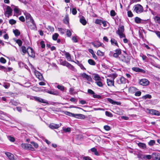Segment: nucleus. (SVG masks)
Instances as JSON below:
<instances>
[{
  "label": "nucleus",
  "mask_w": 160,
  "mask_h": 160,
  "mask_svg": "<svg viewBox=\"0 0 160 160\" xmlns=\"http://www.w3.org/2000/svg\"><path fill=\"white\" fill-rule=\"evenodd\" d=\"M124 27L123 25L120 26L119 28L116 31V33L118 34L120 38H125V35L123 33L124 32Z\"/></svg>",
  "instance_id": "1"
},
{
  "label": "nucleus",
  "mask_w": 160,
  "mask_h": 160,
  "mask_svg": "<svg viewBox=\"0 0 160 160\" xmlns=\"http://www.w3.org/2000/svg\"><path fill=\"white\" fill-rule=\"evenodd\" d=\"M133 11L135 12L138 14H140L144 11L143 7L140 4H137L133 7Z\"/></svg>",
  "instance_id": "2"
},
{
  "label": "nucleus",
  "mask_w": 160,
  "mask_h": 160,
  "mask_svg": "<svg viewBox=\"0 0 160 160\" xmlns=\"http://www.w3.org/2000/svg\"><path fill=\"white\" fill-rule=\"evenodd\" d=\"M21 146L22 148L25 149L29 150L32 151L35 150L34 148L31 144L22 143L21 144Z\"/></svg>",
  "instance_id": "3"
},
{
  "label": "nucleus",
  "mask_w": 160,
  "mask_h": 160,
  "mask_svg": "<svg viewBox=\"0 0 160 160\" xmlns=\"http://www.w3.org/2000/svg\"><path fill=\"white\" fill-rule=\"evenodd\" d=\"M28 27L31 29H34L36 28V24L33 19L26 21Z\"/></svg>",
  "instance_id": "4"
},
{
  "label": "nucleus",
  "mask_w": 160,
  "mask_h": 160,
  "mask_svg": "<svg viewBox=\"0 0 160 160\" xmlns=\"http://www.w3.org/2000/svg\"><path fill=\"white\" fill-rule=\"evenodd\" d=\"M12 10L9 6H7L6 11L4 12V15L6 17L9 18L12 15Z\"/></svg>",
  "instance_id": "5"
},
{
  "label": "nucleus",
  "mask_w": 160,
  "mask_h": 160,
  "mask_svg": "<svg viewBox=\"0 0 160 160\" xmlns=\"http://www.w3.org/2000/svg\"><path fill=\"white\" fill-rule=\"evenodd\" d=\"M28 55L30 57L34 58L35 57V53L33 49L30 47L28 48V51L27 52Z\"/></svg>",
  "instance_id": "6"
},
{
  "label": "nucleus",
  "mask_w": 160,
  "mask_h": 160,
  "mask_svg": "<svg viewBox=\"0 0 160 160\" xmlns=\"http://www.w3.org/2000/svg\"><path fill=\"white\" fill-rule=\"evenodd\" d=\"M149 82L146 79L143 78L139 80V84L143 86H147L149 84Z\"/></svg>",
  "instance_id": "7"
},
{
  "label": "nucleus",
  "mask_w": 160,
  "mask_h": 160,
  "mask_svg": "<svg viewBox=\"0 0 160 160\" xmlns=\"http://www.w3.org/2000/svg\"><path fill=\"white\" fill-rule=\"evenodd\" d=\"M120 59L123 62L127 63L130 62V59L128 56L122 55L119 57Z\"/></svg>",
  "instance_id": "8"
},
{
  "label": "nucleus",
  "mask_w": 160,
  "mask_h": 160,
  "mask_svg": "<svg viewBox=\"0 0 160 160\" xmlns=\"http://www.w3.org/2000/svg\"><path fill=\"white\" fill-rule=\"evenodd\" d=\"M61 125V123H60L59 124H56L53 123H51L50 124L49 127L52 129H56L59 128Z\"/></svg>",
  "instance_id": "9"
},
{
  "label": "nucleus",
  "mask_w": 160,
  "mask_h": 160,
  "mask_svg": "<svg viewBox=\"0 0 160 160\" xmlns=\"http://www.w3.org/2000/svg\"><path fill=\"white\" fill-rule=\"evenodd\" d=\"M34 98L35 101L39 102L45 104L48 103V102L47 101H45L40 97L35 96L34 97Z\"/></svg>",
  "instance_id": "10"
},
{
  "label": "nucleus",
  "mask_w": 160,
  "mask_h": 160,
  "mask_svg": "<svg viewBox=\"0 0 160 160\" xmlns=\"http://www.w3.org/2000/svg\"><path fill=\"white\" fill-rule=\"evenodd\" d=\"M115 51V52L113 54V56L115 58L118 57L119 55H120L121 53V50L120 48L116 49Z\"/></svg>",
  "instance_id": "11"
},
{
  "label": "nucleus",
  "mask_w": 160,
  "mask_h": 160,
  "mask_svg": "<svg viewBox=\"0 0 160 160\" xmlns=\"http://www.w3.org/2000/svg\"><path fill=\"white\" fill-rule=\"evenodd\" d=\"M132 69L133 71L138 72H141L142 73H145L146 71L143 69L140 68L138 67H133L132 68Z\"/></svg>",
  "instance_id": "12"
},
{
  "label": "nucleus",
  "mask_w": 160,
  "mask_h": 160,
  "mask_svg": "<svg viewBox=\"0 0 160 160\" xmlns=\"http://www.w3.org/2000/svg\"><path fill=\"white\" fill-rule=\"evenodd\" d=\"M35 74L36 77L40 80H42L43 79V77L42 75L38 71H35Z\"/></svg>",
  "instance_id": "13"
},
{
  "label": "nucleus",
  "mask_w": 160,
  "mask_h": 160,
  "mask_svg": "<svg viewBox=\"0 0 160 160\" xmlns=\"http://www.w3.org/2000/svg\"><path fill=\"white\" fill-rule=\"evenodd\" d=\"M152 158L154 160H160V154L158 153H153Z\"/></svg>",
  "instance_id": "14"
},
{
  "label": "nucleus",
  "mask_w": 160,
  "mask_h": 160,
  "mask_svg": "<svg viewBox=\"0 0 160 160\" xmlns=\"http://www.w3.org/2000/svg\"><path fill=\"white\" fill-rule=\"evenodd\" d=\"M5 154L10 160H15L14 156L12 154L9 152H5Z\"/></svg>",
  "instance_id": "15"
},
{
  "label": "nucleus",
  "mask_w": 160,
  "mask_h": 160,
  "mask_svg": "<svg viewBox=\"0 0 160 160\" xmlns=\"http://www.w3.org/2000/svg\"><path fill=\"white\" fill-rule=\"evenodd\" d=\"M73 117L78 119H84L85 118V116L82 114H76L73 115Z\"/></svg>",
  "instance_id": "16"
},
{
  "label": "nucleus",
  "mask_w": 160,
  "mask_h": 160,
  "mask_svg": "<svg viewBox=\"0 0 160 160\" xmlns=\"http://www.w3.org/2000/svg\"><path fill=\"white\" fill-rule=\"evenodd\" d=\"M63 22L65 24L69 26V18L68 15L67 14L65 15L64 18L63 19Z\"/></svg>",
  "instance_id": "17"
},
{
  "label": "nucleus",
  "mask_w": 160,
  "mask_h": 160,
  "mask_svg": "<svg viewBox=\"0 0 160 160\" xmlns=\"http://www.w3.org/2000/svg\"><path fill=\"white\" fill-rule=\"evenodd\" d=\"M107 83L108 85L109 86L112 87L114 85V81L113 79H107Z\"/></svg>",
  "instance_id": "18"
},
{
  "label": "nucleus",
  "mask_w": 160,
  "mask_h": 160,
  "mask_svg": "<svg viewBox=\"0 0 160 160\" xmlns=\"http://www.w3.org/2000/svg\"><path fill=\"white\" fill-rule=\"evenodd\" d=\"M47 92L51 94L55 95H59V92L57 91L54 89L52 90L51 91H48Z\"/></svg>",
  "instance_id": "19"
},
{
  "label": "nucleus",
  "mask_w": 160,
  "mask_h": 160,
  "mask_svg": "<svg viewBox=\"0 0 160 160\" xmlns=\"http://www.w3.org/2000/svg\"><path fill=\"white\" fill-rule=\"evenodd\" d=\"M117 82L118 84H124L126 83L125 78L123 77H122L117 80Z\"/></svg>",
  "instance_id": "20"
},
{
  "label": "nucleus",
  "mask_w": 160,
  "mask_h": 160,
  "mask_svg": "<svg viewBox=\"0 0 160 160\" xmlns=\"http://www.w3.org/2000/svg\"><path fill=\"white\" fill-rule=\"evenodd\" d=\"M137 90L138 89L134 87H131L129 88L128 92L131 94H133L135 93Z\"/></svg>",
  "instance_id": "21"
},
{
  "label": "nucleus",
  "mask_w": 160,
  "mask_h": 160,
  "mask_svg": "<svg viewBox=\"0 0 160 160\" xmlns=\"http://www.w3.org/2000/svg\"><path fill=\"white\" fill-rule=\"evenodd\" d=\"M80 22L83 25H85L87 23V21L83 16H82L80 19Z\"/></svg>",
  "instance_id": "22"
},
{
  "label": "nucleus",
  "mask_w": 160,
  "mask_h": 160,
  "mask_svg": "<svg viewBox=\"0 0 160 160\" xmlns=\"http://www.w3.org/2000/svg\"><path fill=\"white\" fill-rule=\"evenodd\" d=\"M138 145L139 148L142 149H145L147 148L146 144L144 143L139 142L138 143Z\"/></svg>",
  "instance_id": "23"
},
{
  "label": "nucleus",
  "mask_w": 160,
  "mask_h": 160,
  "mask_svg": "<svg viewBox=\"0 0 160 160\" xmlns=\"http://www.w3.org/2000/svg\"><path fill=\"white\" fill-rule=\"evenodd\" d=\"M93 79L96 81H101L102 79L100 77L98 74H95L93 76Z\"/></svg>",
  "instance_id": "24"
},
{
  "label": "nucleus",
  "mask_w": 160,
  "mask_h": 160,
  "mask_svg": "<svg viewBox=\"0 0 160 160\" xmlns=\"http://www.w3.org/2000/svg\"><path fill=\"white\" fill-rule=\"evenodd\" d=\"M150 112L152 114L155 115H157V116H159L160 115L159 112L158 111L155 110L151 109L150 110Z\"/></svg>",
  "instance_id": "25"
},
{
  "label": "nucleus",
  "mask_w": 160,
  "mask_h": 160,
  "mask_svg": "<svg viewBox=\"0 0 160 160\" xmlns=\"http://www.w3.org/2000/svg\"><path fill=\"white\" fill-rule=\"evenodd\" d=\"M25 15L26 21H28V20H30L31 19H33L31 15L29 13H26L25 14Z\"/></svg>",
  "instance_id": "26"
},
{
  "label": "nucleus",
  "mask_w": 160,
  "mask_h": 160,
  "mask_svg": "<svg viewBox=\"0 0 160 160\" xmlns=\"http://www.w3.org/2000/svg\"><path fill=\"white\" fill-rule=\"evenodd\" d=\"M69 63V62H67L66 60L62 61V60H61L60 61V64L61 65L63 66H66L67 67H68V65Z\"/></svg>",
  "instance_id": "27"
},
{
  "label": "nucleus",
  "mask_w": 160,
  "mask_h": 160,
  "mask_svg": "<svg viewBox=\"0 0 160 160\" xmlns=\"http://www.w3.org/2000/svg\"><path fill=\"white\" fill-rule=\"evenodd\" d=\"M91 150L92 152H94V154L95 155L97 156L99 155L98 152L96 148H92L91 149Z\"/></svg>",
  "instance_id": "28"
},
{
  "label": "nucleus",
  "mask_w": 160,
  "mask_h": 160,
  "mask_svg": "<svg viewBox=\"0 0 160 160\" xmlns=\"http://www.w3.org/2000/svg\"><path fill=\"white\" fill-rule=\"evenodd\" d=\"M88 62L90 65H91L94 66L96 64L95 62L92 59H89Z\"/></svg>",
  "instance_id": "29"
},
{
  "label": "nucleus",
  "mask_w": 160,
  "mask_h": 160,
  "mask_svg": "<svg viewBox=\"0 0 160 160\" xmlns=\"http://www.w3.org/2000/svg\"><path fill=\"white\" fill-rule=\"evenodd\" d=\"M92 44L94 47L96 48H98L102 45V43L99 42H98L96 44H95L94 42H92Z\"/></svg>",
  "instance_id": "30"
},
{
  "label": "nucleus",
  "mask_w": 160,
  "mask_h": 160,
  "mask_svg": "<svg viewBox=\"0 0 160 160\" xmlns=\"http://www.w3.org/2000/svg\"><path fill=\"white\" fill-rule=\"evenodd\" d=\"M111 43L112 44H114L116 46L119 47L117 41L114 38H112L111 40Z\"/></svg>",
  "instance_id": "31"
},
{
  "label": "nucleus",
  "mask_w": 160,
  "mask_h": 160,
  "mask_svg": "<svg viewBox=\"0 0 160 160\" xmlns=\"http://www.w3.org/2000/svg\"><path fill=\"white\" fill-rule=\"evenodd\" d=\"M154 20L155 22L158 23V24H160V17L158 16H155L154 18Z\"/></svg>",
  "instance_id": "32"
},
{
  "label": "nucleus",
  "mask_w": 160,
  "mask_h": 160,
  "mask_svg": "<svg viewBox=\"0 0 160 160\" xmlns=\"http://www.w3.org/2000/svg\"><path fill=\"white\" fill-rule=\"evenodd\" d=\"M140 56L142 57V59L143 61H148V60L147 57L146 55H144L143 53H140Z\"/></svg>",
  "instance_id": "33"
},
{
  "label": "nucleus",
  "mask_w": 160,
  "mask_h": 160,
  "mask_svg": "<svg viewBox=\"0 0 160 160\" xmlns=\"http://www.w3.org/2000/svg\"><path fill=\"white\" fill-rule=\"evenodd\" d=\"M65 57L67 60L70 61L71 60V57L70 54L69 52H66L65 53Z\"/></svg>",
  "instance_id": "34"
},
{
  "label": "nucleus",
  "mask_w": 160,
  "mask_h": 160,
  "mask_svg": "<svg viewBox=\"0 0 160 160\" xmlns=\"http://www.w3.org/2000/svg\"><path fill=\"white\" fill-rule=\"evenodd\" d=\"M13 32L16 36H18L20 34V32L17 29L13 30Z\"/></svg>",
  "instance_id": "35"
},
{
  "label": "nucleus",
  "mask_w": 160,
  "mask_h": 160,
  "mask_svg": "<svg viewBox=\"0 0 160 160\" xmlns=\"http://www.w3.org/2000/svg\"><path fill=\"white\" fill-rule=\"evenodd\" d=\"M142 98L143 99L145 100L147 98L151 99L152 98V96L150 94H146L142 97Z\"/></svg>",
  "instance_id": "36"
},
{
  "label": "nucleus",
  "mask_w": 160,
  "mask_h": 160,
  "mask_svg": "<svg viewBox=\"0 0 160 160\" xmlns=\"http://www.w3.org/2000/svg\"><path fill=\"white\" fill-rule=\"evenodd\" d=\"M57 88L62 91H64L65 89V87L63 86L60 85H58L57 86Z\"/></svg>",
  "instance_id": "37"
},
{
  "label": "nucleus",
  "mask_w": 160,
  "mask_h": 160,
  "mask_svg": "<svg viewBox=\"0 0 160 160\" xmlns=\"http://www.w3.org/2000/svg\"><path fill=\"white\" fill-rule=\"evenodd\" d=\"M59 35L58 33H55L52 36V38L53 40L56 41L57 40Z\"/></svg>",
  "instance_id": "38"
},
{
  "label": "nucleus",
  "mask_w": 160,
  "mask_h": 160,
  "mask_svg": "<svg viewBox=\"0 0 160 160\" xmlns=\"http://www.w3.org/2000/svg\"><path fill=\"white\" fill-rule=\"evenodd\" d=\"M141 19L138 17H136L135 18V22L137 23H140L141 22Z\"/></svg>",
  "instance_id": "39"
},
{
  "label": "nucleus",
  "mask_w": 160,
  "mask_h": 160,
  "mask_svg": "<svg viewBox=\"0 0 160 160\" xmlns=\"http://www.w3.org/2000/svg\"><path fill=\"white\" fill-rule=\"evenodd\" d=\"M16 43H17L19 46H21L22 44V42L20 39H18L15 41Z\"/></svg>",
  "instance_id": "40"
},
{
  "label": "nucleus",
  "mask_w": 160,
  "mask_h": 160,
  "mask_svg": "<svg viewBox=\"0 0 160 160\" xmlns=\"http://www.w3.org/2000/svg\"><path fill=\"white\" fill-rule=\"evenodd\" d=\"M97 54L98 56H103L104 55V53L102 52L100 50H98L97 52Z\"/></svg>",
  "instance_id": "41"
},
{
  "label": "nucleus",
  "mask_w": 160,
  "mask_h": 160,
  "mask_svg": "<svg viewBox=\"0 0 160 160\" xmlns=\"http://www.w3.org/2000/svg\"><path fill=\"white\" fill-rule=\"evenodd\" d=\"M22 52L24 53H26L27 52L28 48L26 49V47L24 46L22 47Z\"/></svg>",
  "instance_id": "42"
},
{
  "label": "nucleus",
  "mask_w": 160,
  "mask_h": 160,
  "mask_svg": "<svg viewBox=\"0 0 160 160\" xmlns=\"http://www.w3.org/2000/svg\"><path fill=\"white\" fill-rule=\"evenodd\" d=\"M95 83H96L97 85L99 87H102L103 86V84L101 81H96L95 82Z\"/></svg>",
  "instance_id": "43"
},
{
  "label": "nucleus",
  "mask_w": 160,
  "mask_h": 160,
  "mask_svg": "<svg viewBox=\"0 0 160 160\" xmlns=\"http://www.w3.org/2000/svg\"><path fill=\"white\" fill-rule=\"evenodd\" d=\"M9 22L11 25H13L16 23V21L15 20L12 19L9 20Z\"/></svg>",
  "instance_id": "44"
},
{
  "label": "nucleus",
  "mask_w": 160,
  "mask_h": 160,
  "mask_svg": "<svg viewBox=\"0 0 160 160\" xmlns=\"http://www.w3.org/2000/svg\"><path fill=\"white\" fill-rule=\"evenodd\" d=\"M155 143V141L154 140H151L148 142V144L150 146H152Z\"/></svg>",
  "instance_id": "45"
},
{
  "label": "nucleus",
  "mask_w": 160,
  "mask_h": 160,
  "mask_svg": "<svg viewBox=\"0 0 160 160\" xmlns=\"http://www.w3.org/2000/svg\"><path fill=\"white\" fill-rule=\"evenodd\" d=\"M58 30L61 33L63 34L65 32V29H64L62 28H58Z\"/></svg>",
  "instance_id": "46"
},
{
  "label": "nucleus",
  "mask_w": 160,
  "mask_h": 160,
  "mask_svg": "<svg viewBox=\"0 0 160 160\" xmlns=\"http://www.w3.org/2000/svg\"><path fill=\"white\" fill-rule=\"evenodd\" d=\"M63 130L65 132H69L71 131V128L69 127L64 128L63 129Z\"/></svg>",
  "instance_id": "47"
},
{
  "label": "nucleus",
  "mask_w": 160,
  "mask_h": 160,
  "mask_svg": "<svg viewBox=\"0 0 160 160\" xmlns=\"http://www.w3.org/2000/svg\"><path fill=\"white\" fill-rule=\"evenodd\" d=\"M110 14L111 16L114 17L116 15V13L114 10H112L110 11Z\"/></svg>",
  "instance_id": "48"
},
{
  "label": "nucleus",
  "mask_w": 160,
  "mask_h": 160,
  "mask_svg": "<svg viewBox=\"0 0 160 160\" xmlns=\"http://www.w3.org/2000/svg\"><path fill=\"white\" fill-rule=\"evenodd\" d=\"M0 62L3 64H4L6 62V60L3 57H1L0 58Z\"/></svg>",
  "instance_id": "49"
},
{
  "label": "nucleus",
  "mask_w": 160,
  "mask_h": 160,
  "mask_svg": "<svg viewBox=\"0 0 160 160\" xmlns=\"http://www.w3.org/2000/svg\"><path fill=\"white\" fill-rule=\"evenodd\" d=\"M128 16L129 17H132L133 16V15L131 10L128 11L127 12Z\"/></svg>",
  "instance_id": "50"
},
{
  "label": "nucleus",
  "mask_w": 160,
  "mask_h": 160,
  "mask_svg": "<svg viewBox=\"0 0 160 160\" xmlns=\"http://www.w3.org/2000/svg\"><path fill=\"white\" fill-rule=\"evenodd\" d=\"M66 35L68 37H70L71 36L72 33L69 30H67L66 31Z\"/></svg>",
  "instance_id": "51"
},
{
  "label": "nucleus",
  "mask_w": 160,
  "mask_h": 160,
  "mask_svg": "<svg viewBox=\"0 0 160 160\" xmlns=\"http://www.w3.org/2000/svg\"><path fill=\"white\" fill-rule=\"evenodd\" d=\"M105 114L107 116L110 117H112V113L108 111H106Z\"/></svg>",
  "instance_id": "52"
},
{
  "label": "nucleus",
  "mask_w": 160,
  "mask_h": 160,
  "mask_svg": "<svg viewBox=\"0 0 160 160\" xmlns=\"http://www.w3.org/2000/svg\"><path fill=\"white\" fill-rule=\"evenodd\" d=\"M134 95L136 96H140L141 95V92L140 91H136L135 92Z\"/></svg>",
  "instance_id": "53"
},
{
  "label": "nucleus",
  "mask_w": 160,
  "mask_h": 160,
  "mask_svg": "<svg viewBox=\"0 0 160 160\" xmlns=\"http://www.w3.org/2000/svg\"><path fill=\"white\" fill-rule=\"evenodd\" d=\"M31 143L32 145L34 147L36 148H37L38 147V145L37 143L35 142H31Z\"/></svg>",
  "instance_id": "54"
},
{
  "label": "nucleus",
  "mask_w": 160,
  "mask_h": 160,
  "mask_svg": "<svg viewBox=\"0 0 160 160\" xmlns=\"http://www.w3.org/2000/svg\"><path fill=\"white\" fill-rule=\"evenodd\" d=\"M102 21L101 20L97 19L95 22V23L96 24L101 25Z\"/></svg>",
  "instance_id": "55"
},
{
  "label": "nucleus",
  "mask_w": 160,
  "mask_h": 160,
  "mask_svg": "<svg viewBox=\"0 0 160 160\" xmlns=\"http://www.w3.org/2000/svg\"><path fill=\"white\" fill-rule=\"evenodd\" d=\"M104 129L106 131H109L111 129V128L110 126L108 125H105L103 127Z\"/></svg>",
  "instance_id": "56"
},
{
  "label": "nucleus",
  "mask_w": 160,
  "mask_h": 160,
  "mask_svg": "<svg viewBox=\"0 0 160 160\" xmlns=\"http://www.w3.org/2000/svg\"><path fill=\"white\" fill-rule=\"evenodd\" d=\"M77 11L76 8H73L72 9V13L73 15H75L77 13Z\"/></svg>",
  "instance_id": "57"
},
{
  "label": "nucleus",
  "mask_w": 160,
  "mask_h": 160,
  "mask_svg": "<svg viewBox=\"0 0 160 160\" xmlns=\"http://www.w3.org/2000/svg\"><path fill=\"white\" fill-rule=\"evenodd\" d=\"M65 114L67 115H68L69 116H72L73 117V115L74 114L72 113L71 112H66L65 113Z\"/></svg>",
  "instance_id": "58"
},
{
  "label": "nucleus",
  "mask_w": 160,
  "mask_h": 160,
  "mask_svg": "<svg viewBox=\"0 0 160 160\" xmlns=\"http://www.w3.org/2000/svg\"><path fill=\"white\" fill-rule=\"evenodd\" d=\"M3 86L6 89H7L8 88H9L10 86V84L8 83H4L3 85Z\"/></svg>",
  "instance_id": "59"
},
{
  "label": "nucleus",
  "mask_w": 160,
  "mask_h": 160,
  "mask_svg": "<svg viewBox=\"0 0 160 160\" xmlns=\"http://www.w3.org/2000/svg\"><path fill=\"white\" fill-rule=\"evenodd\" d=\"M152 32H154L160 38V32L158 31H151Z\"/></svg>",
  "instance_id": "60"
},
{
  "label": "nucleus",
  "mask_w": 160,
  "mask_h": 160,
  "mask_svg": "<svg viewBox=\"0 0 160 160\" xmlns=\"http://www.w3.org/2000/svg\"><path fill=\"white\" fill-rule=\"evenodd\" d=\"M93 97L94 98H97L98 99H101V96L99 95L94 94L93 95Z\"/></svg>",
  "instance_id": "61"
},
{
  "label": "nucleus",
  "mask_w": 160,
  "mask_h": 160,
  "mask_svg": "<svg viewBox=\"0 0 160 160\" xmlns=\"http://www.w3.org/2000/svg\"><path fill=\"white\" fill-rule=\"evenodd\" d=\"M68 68H69L70 69L72 70H74L75 69V68L70 63H69L68 65Z\"/></svg>",
  "instance_id": "62"
},
{
  "label": "nucleus",
  "mask_w": 160,
  "mask_h": 160,
  "mask_svg": "<svg viewBox=\"0 0 160 160\" xmlns=\"http://www.w3.org/2000/svg\"><path fill=\"white\" fill-rule=\"evenodd\" d=\"M40 45H41V47L42 48H44L45 47V45L44 44V41H41L40 42Z\"/></svg>",
  "instance_id": "63"
},
{
  "label": "nucleus",
  "mask_w": 160,
  "mask_h": 160,
  "mask_svg": "<svg viewBox=\"0 0 160 160\" xmlns=\"http://www.w3.org/2000/svg\"><path fill=\"white\" fill-rule=\"evenodd\" d=\"M83 159V160H92L91 158L88 156L84 157Z\"/></svg>",
  "instance_id": "64"
}]
</instances>
